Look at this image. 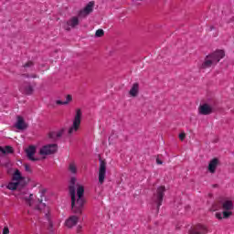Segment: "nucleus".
Here are the masks:
<instances>
[{
	"label": "nucleus",
	"instance_id": "f257e3e1",
	"mask_svg": "<svg viewBox=\"0 0 234 234\" xmlns=\"http://www.w3.org/2000/svg\"><path fill=\"white\" fill-rule=\"evenodd\" d=\"M28 182H30V179L24 176L23 174L16 169L12 175L11 181L6 185V189H9V191H19L17 198L25 200L26 204L30 206V207L41 210L46 207L47 205L43 203V199L34 200V195L28 193V189L26 188Z\"/></svg>",
	"mask_w": 234,
	"mask_h": 234
},
{
	"label": "nucleus",
	"instance_id": "f03ea898",
	"mask_svg": "<svg viewBox=\"0 0 234 234\" xmlns=\"http://www.w3.org/2000/svg\"><path fill=\"white\" fill-rule=\"evenodd\" d=\"M69 195L71 197V207L74 213H81L83 206L85 204V198L83 195L85 193V187L81 185H78L77 187V197H76V177H71L69 181Z\"/></svg>",
	"mask_w": 234,
	"mask_h": 234
},
{
	"label": "nucleus",
	"instance_id": "7ed1b4c3",
	"mask_svg": "<svg viewBox=\"0 0 234 234\" xmlns=\"http://www.w3.org/2000/svg\"><path fill=\"white\" fill-rule=\"evenodd\" d=\"M94 10V2H90L88 5L81 10L79 11L78 16H71L68 19L64 25L65 30H72L80 25V19L87 17Z\"/></svg>",
	"mask_w": 234,
	"mask_h": 234
},
{
	"label": "nucleus",
	"instance_id": "20e7f679",
	"mask_svg": "<svg viewBox=\"0 0 234 234\" xmlns=\"http://www.w3.org/2000/svg\"><path fill=\"white\" fill-rule=\"evenodd\" d=\"M221 208L223 210L222 213H216V218L218 220H222V218H229L231 215H233V201L231 199H225L221 202Z\"/></svg>",
	"mask_w": 234,
	"mask_h": 234
},
{
	"label": "nucleus",
	"instance_id": "39448f33",
	"mask_svg": "<svg viewBox=\"0 0 234 234\" xmlns=\"http://www.w3.org/2000/svg\"><path fill=\"white\" fill-rule=\"evenodd\" d=\"M81 118H83V112H81V109L78 108L75 111L72 125L68 131L69 134H76V133L80 131V127L81 126Z\"/></svg>",
	"mask_w": 234,
	"mask_h": 234
},
{
	"label": "nucleus",
	"instance_id": "423d86ee",
	"mask_svg": "<svg viewBox=\"0 0 234 234\" xmlns=\"http://www.w3.org/2000/svg\"><path fill=\"white\" fill-rule=\"evenodd\" d=\"M165 194V186H161L157 187L154 197L152 198L153 202L157 205L158 207L162 206V202L164 201V195Z\"/></svg>",
	"mask_w": 234,
	"mask_h": 234
},
{
	"label": "nucleus",
	"instance_id": "0eeeda50",
	"mask_svg": "<svg viewBox=\"0 0 234 234\" xmlns=\"http://www.w3.org/2000/svg\"><path fill=\"white\" fill-rule=\"evenodd\" d=\"M56 151H58V144H52L42 146L38 154H40V156H43V158H45L46 156H48V154H54Z\"/></svg>",
	"mask_w": 234,
	"mask_h": 234
},
{
	"label": "nucleus",
	"instance_id": "6e6552de",
	"mask_svg": "<svg viewBox=\"0 0 234 234\" xmlns=\"http://www.w3.org/2000/svg\"><path fill=\"white\" fill-rule=\"evenodd\" d=\"M107 175V164L104 161L100 162L99 167V183L103 184L105 182V176Z\"/></svg>",
	"mask_w": 234,
	"mask_h": 234
},
{
	"label": "nucleus",
	"instance_id": "1a4fd4ad",
	"mask_svg": "<svg viewBox=\"0 0 234 234\" xmlns=\"http://www.w3.org/2000/svg\"><path fill=\"white\" fill-rule=\"evenodd\" d=\"M213 112V106L208 103H203L198 107V114L201 116H209Z\"/></svg>",
	"mask_w": 234,
	"mask_h": 234
},
{
	"label": "nucleus",
	"instance_id": "9d476101",
	"mask_svg": "<svg viewBox=\"0 0 234 234\" xmlns=\"http://www.w3.org/2000/svg\"><path fill=\"white\" fill-rule=\"evenodd\" d=\"M208 231L207 226L199 224L190 229L188 234H207Z\"/></svg>",
	"mask_w": 234,
	"mask_h": 234
},
{
	"label": "nucleus",
	"instance_id": "9b49d317",
	"mask_svg": "<svg viewBox=\"0 0 234 234\" xmlns=\"http://www.w3.org/2000/svg\"><path fill=\"white\" fill-rule=\"evenodd\" d=\"M209 56L217 64L218 63V61H220V59H224V58L226 57V52L222 49H217L213 53L209 54Z\"/></svg>",
	"mask_w": 234,
	"mask_h": 234
},
{
	"label": "nucleus",
	"instance_id": "f8f14e48",
	"mask_svg": "<svg viewBox=\"0 0 234 234\" xmlns=\"http://www.w3.org/2000/svg\"><path fill=\"white\" fill-rule=\"evenodd\" d=\"M67 131L66 128H60L57 131H53L49 133V138L51 140H59V138H61V136H63L65 134V132Z\"/></svg>",
	"mask_w": 234,
	"mask_h": 234
},
{
	"label": "nucleus",
	"instance_id": "ddd939ff",
	"mask_svg": "<svg viewBox=\"0 0 234 234\" xmlns=\"http://www.w3.org/2000/svg\"><path fill=\"white\" fill-rule=\"evenodd\" d=\"M219 161L218 158H213L209 161L207 171L208 173H211V175H215L217 173V168L218 167Z\"/></svg>",
	"mask_w": 234,
	"mask_h": 234
},
{
	"label": "nucleus",
	"instance_id": "4468645a",
	"mask_svg": "<svg viewBox=\"0 0 234 234\" xmlns=\"http://www.w3.org/2000/svg\"><path fill=\"white\" fill-rule=\"evenodd\" d=\"M213 65L217 64L215 63V60L210 57V55H208L205 58V60L200 65V69H211Z\"/></svg>",
	"mask_w": 234,
	"mask_h": 234
},
{
	"label": "nucleus",
	"instance_id": "2eb2a0df",
	"mask_svg": "<svg viewBox=\"0 0 234 234\" xmlns=\"http://www.w3.org/2000/svg\"><path fill=\"white\" fill-rule=\"evenodd\" d=\"M15 127L18 129V131H25V129L28 128V124L25 122L23 117L18 116Z\"/></svg>",
	"mask_w": 234,
	"mask_h": 234
},
{
	"label": "nucleus",
	"instance_id": "dca6fc26",
	"mask_svg": "<svg viewBox=\"0 0 234 234\" xmlns=\"http://www.w3.org/2000/svg\"><path fill=\"white\" fill-rule=\"evenodd\" d=\"M26 153L27 154V158L32 162H37V160H39V158L34 156V154H36V146H29L27 148Z\"/></svg>",
	"mask_w": 234,
	"mask_h": 234
},
{
	"label": "nucleus",
	"instance_id": "f3484780",
	"mask_svg": "<svg viewBox=\"0 0 234 234\" xmlns=\"http://www.w3.org/2000/svg\"><path fill=\"white\" fill-rule=\"evenodd\" d=\"M140 94V84L138 83H133V86L131 87L129 90V95L131 98H136Z\"/></svg>",
	"mask_w": 234,
	"mask_h": 234
},
{
	"label": "nucleus",
	"instance_id": "a211bd4d",
	"mask_svg": "<svg viewBox=\"0 0 234 234\" xmlns=\"http://www.w3.org/2000/svg\"><path fill=\"white\" fill-rule=\"evenodd\" d=\"M78 220H80V218L76 216H71L66 220L65 225L67 226V228H73V226H76V224H78Z\"/></svg>",
	"mask_w": 234,
	"mask_h": 234
},
{
	"label": "nucleus",
	"instance_id": "6ab92c4d",
	"mask_svg": "<svg viewBox=\"0 0 234 234\" xmlns=\"http://www.w3.org/2000/svg\"><path fill=\"white\" fill-rule=\"evenodd\" d=\"M68 171L71 175H78V164L74 161L70 162L68 165Z\"/></svg>",
	"mask_w": 234,
	"mask_h": 234
},
{
	"label": "nucleus",
	"instance_id": "aec40b11",
	"mask_svg": "<svg viewBox=\"0 0 234 234\" xmlns=\"http://www.w3.org/2000/svg\"><path fill=\"white\" fill-rule=\"evenodd\" d=\"M70 101H72V95H67L66 101H63L58 100L56 101V103L57 105H69Z\"/></svg>",
	"mask_w": 234,
	"mask_h": 234
},
{
	"label": "nucleus",
	"instance_id": "412c9836",
	"mask_svg": "<svg viewBox=\"0 0 234 234\" xmlns=\"http://www.w3.org/2000/svg\"><path fill=\"white\" fill-rule=\"evenodd\" d=\"M20 90L24 92V94H32V92H34V89L30 85L21 86Z\"/></svg>",
	"mask_w": 234,
	"mask_h": 234
},
{
	"label": "nucleus",
	"instance_id": "4be33fe9",
	"mask_svg": "<svg viewBox=\"0 0 234 234\" xmlns=\"http://www.w3.org/2000/svg\"><path fill=\"white\" fill-rule=\"evenodd\" d=\"M0 153H2V154H8L14 153V149L11 146H5L4 148L0 146Z\"/></svg>",
	"mask_w": 234,
	"mask_h": 234
},
{
	"label": "nucleus",
	"instance_id": "5701e85b",
	"mask_svg": "<svg viewBox=\"0 0 234 234\" xmlns=\"http://www.w3.org/2000/svg\"><path fill=\"white\" fill-rule=\"evenodd\" d=\"M104 32L103 29H98L95 33L96 37H101L103 36Z\"/></svg>",
	"mask_w": 234,
	"mask_h": 234
},
{
	"label": "nucleus",
	"instance_id": "b1692460",
	"mask_svg": "<svg viewBox=\"0 0 234 234\" xmlns=\"http://www.w3.org/2000/svg\"><path fill=\"white\" fill-rule=\"evenodd\" d=\"M39 193H40V197H45V194L47 193V188L41 187V188L39 189Z\"/></svg>",
	"mask_w": 234,
	"mask_h": 234
},
{
	"label": "nucleus",
	"instance_id": "393cba45",
	"mask_svg": "<svg viewBox=\"0 0 234 234\" xmlns=\"http://www.w3.org/2000/svg\"><path fill=\"white\" fill-rule=\"evenodd\" d=\"M48 231L51 234L54 232V225L52 224V221H49Z\"/></svg>",
	"mask_w": 234,
	"mask_h": 234
},
{
	"label": "nucleus",
	"instance_id": "a878e982",
	"mask_svg": "<svg viewBox=\"0 0 234 234\" xmlns=\"http://www.w3.org/2000/svg\"><path fill=\"white\" fill-rule=\"evenodd\" d=\"M179 140H181V142H184V140H186V133H179Z\"/></svg>",
	"mask_w": 234,
	"mask_h": 234
},
{
	"label": "nucleus",
	"instance_id": "bb28decb",
	"mask_svg": "<svg viewBox=\"0 0 234 234\" xmlns=\"http://www.w3.org/2000/svg\"><path fill=\"white\" fill-rule=\"evenodd\" d=\"M25 170L27 171V173H32V169L30 168V165H25Z\"/></svg>",
	"mask_w": 234,
	"mask_h": 234
},
{
	"label": "nucleus",
	"instance_id": "cd10ccee",
	"mask_svg": "<svg viewBox=\"0 0 234 234\" xmlns=\"http://www.w3.org/2000/svg\"><path fill=\"white\" fill-rule=\"evenodd\" d=\"M33 63L32 62H27L24 67L25 69H28V67H33Z\"/></svg>",
	"mask_w": 234,
	"mask_h": 234
},
{
	"label": "nucleus",
	"instance_id": "c85d7f7f",
	"mask_svg": "<svg viewBox=\"0 0 234 234\" xmlns=\"http://www.w3.org/2000/svg\"><path fill=\"white\" fill-rule=\"evenodd\" d=\"M211 211H218V206L214 205V206L211 207Z\"/></svg>",
	"mask_w": 234,
	"mask_h": 234
},
{
	"label": "nucleus",
	"instance_id": "c756f323",
	"mask_svg": "<svg viewBox=\"0 0 234 234\" xmlns=\"http://www.w3.org/2000/svg\"><path fill=\"white\" fill-rule=\"evenodd\" d=\"M10 230H8V228H5L3 230V234H9Z\"/></svg>",
	"mask_w": 234,
	"mask_h": 234
},
{
	"label": "nucleus",
	"instance_id": "7c9ffc66",
	"mask_svg": "<svg viewBox=\"0 0 234 234\" xmlns=\"http://www.w3.org/2000/svg\"><path fill=\"white\" fill-rule=\"evenodd\" d=\"M80 231H81V226L79 225V226L77 227V232L80 233Z\"/></svg>",
	"mask_w": 234,
	"mask_h": 234
},
{
	"label": "nucleus",
	"instance_id": "2f4dec72",
	"mask_svg": "<svg viewBox=\"0 0 234 234\" xmlns=\"http://www.w3.org/2000/svg\"><path fill=\"white\" fill-rule=\"evenodd\" d=\"M156 164H158L159 165H162V161H160V159H156Z\"/></svg>",
	"mask_w": 234,
	"mask_h": 234
},
{
	"label": "nucleus",
	"instance_id": "473e14b6",
	"mask_svg": "<svg viewBox=\"0 0 234 234\" xmlns=\"http://www.w3.org/2000/svg\"><path fill=\"white\" fill-rule=\"evenodd\" d=\"M27 78H37L36 75L27 76Z\"/></svg>",
	"mask_w": 234,
	"mask_h": 234
},
{
	"label": "nucleus",
	"instance_id": "72a5a7b5",
	"mask_svg": "<svg viewBox=\"0 0 234 234\" xmlns=\"http://www.w3.org/2000/svg\"><path fill=\"white\" fill-rule=\"evenodd\" d=\"M137 1H141L142 2V1H145V0H137Z\"/></svg>",
	"mask_w": 234,
	"mask_h": 234
}]
</instances>
